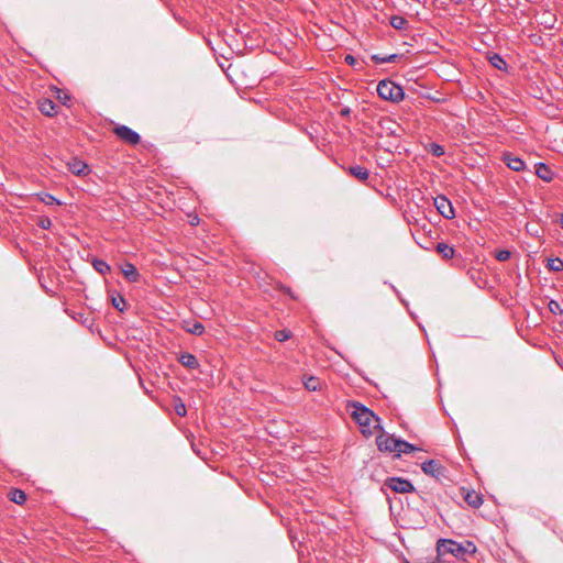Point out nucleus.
<instances>
[{"label": "nucleus", "mask_w": 563, "mask_h": 563, "mask_svg": "<svg viewBox=\"0 0 563 563\" xmlns=\"http://www.w3.org/2000/svg\"><path fill=\"white\" fill-rule=\"evenodd\" d=\"M351 416L360 426L361 432L366 435H373L375 430H380V419L371 409L360 402H352Z\"/></svg>", "instance_id": "obj_1"}, {"label": "nucleus", "mask_w": 563, "mask_h": 563, "mask_svg": "<svg viewBox=\"0 0 563 563\" xmlns=\"http://www.w3.org/2000/svg\"><path fill=\"white\" fill-rule=\"evenodd\" d=\"M376 90L382 99L393 102H398L405 97L404 89L388 79L380 80Z\"/></svg>", "instance_id": "obj_2"}, {"label": "nucleus", "mask_w": 563, "mask_h": 563, "mask_svg": "<svg viewBox=\"0 0 563 563\" xmlns=\"http://www.w3.org/2000/svg\"><path fill=\"white\" fill-rule=\"evenodd\" d=\"M439 555L452 554L454 558H462L465 554V548L453 540L443 539L438 543Z\"/></svg>", "instance_id": "obj_3"}, {"label": "nucleus", "mask_w": 563, "mask_h": 563, "mask_svg": "<svg viewBox=\"0 0 563 563\" xmlns=\"http://www.w3.org/2000/svg\"><path fill=\"white\" fill-rule=\"evenodd\" d=\"M385 485L395 493H411L415 490L412 483L401 477H389L386 479Z\"/></svg>", "instance_id": "obj_4"}, {"label": "nucleus", "mask_w": 563, "mask_h": 563, "mask_svg": "<svg viewBox=\"0 0 563 563\" xmlns=\"http://www.w3.org/2000/svg\"><path fill=\"white\" fill-rule=\"evenodd\" d=\"M434 206L439 213L445 219H453L455 217L454 208L445 196L435 197Z\"/></svg>", "instance_id": "obj_5"}, {"label": "nucleus", "mask_w": 563, "mask_h": 563, "mask_svg": "<svg viewBox=\"0 0 563 563\" xmlns=\"http://www.w3.org/2000/svg\"><path fill=\"white\" fill-rule=\"evenodd\" d=\"M114 133L118 137L128 144L135 145L140 142V134L126 125H119L114 129Z\"/></svg>", "instance_id": "obj_6"}, {"label": "nucleus", "mask_w": 563, "mask_h": 563, "mask_svg": "<svg viewBox=\"0 0 563 563\" xmlns=\"http://www.w3.org/2000/svg\"><path fill=\"white\" fill-rule=\"evenodd\" d=\"M398 441L399 439H396L394 435H389L384 432L376 438V443L379 451L384 452H395Z\"/></svg>", "instance_id": "obj_7"}, {"label": "nucleus", "mask_w": 563, "mask_h": 563, "mask_svg": "<svg viewBox=\"0 0 563 563\" xmlns=\"http://www.w3.org/2000/svg\"><path fill=\"white\" fill-rule=\"evenodd\" d=\"M421 470L424 474L430 475L435 478H440L444 476L445 468L442 464L437 460H429L422 463Z\"/></svg>", "instance_id": "obj_8"}, {"label": "nucleus", "mask_w": 563, "mask_h": 563, "mask_svg": "<svg viewBox=\"0 0 563 563\" xmlns=\"http://www.w3.org/2000/svg\"><path fill=\"white\" fill-rule=\"evenodd\" d=\"M68 169L76 176H85L90 172L89 166L78 158H73L68 163Z\"/></svg>", "instance_id": "obj_9"}, {"label": "nucleus", "mask_w": 563, "mask_h": 563, "mask_svg": "<svg viewBox=\"0 0 563 563\" xmlns=\"http://www.w3.org/2000/svg\"><path fill=\"white\" fill-rule=\"evenodd\" d=\"M504 162L507 167L515 172H521L526 168L525 162L517 156H512L510 153L504 154Z\"/></svg>", "instance_id": "obj_10"}, {"label": "nucleus", "mask_w": 563, "mask_h": 563, "mask_svg": "<svg viewBox=\"0 0 563 563\" xmlns=\"http://www.w3.org/2000/svg\"><path fill=\"white\" fill-rule=\"evenodd\" d=\"M121 271H122V274L125 277V279L129 280L130 283L139 282L141 275L137 272L136 267L132 263H130V262L124 263L121 266Z\"/></svg>", "instance_id": "obj_11"}, {"label": "nucleus", "mask_w": 563, "mask_h": 563, "mask_svg": "<svg viewBox=\"0 0 563 563\" xmlns=\"http://www.w3.org/2000/svg\"><path fill=\"white\" fill-rule=\"evenodd\" d=\"M536 167V175L541 178L542 180L550 183L553 177L554 173L552 169L544 163L540 162L534 165Z\"/></svg>", "instance_id": "obj_12"}, {"label": "nucleus", "mask_w": 563, "mask_h": 563, "mask_svg": "<svg viewBox=\"0 0 563 563\" xmlns=\"http://www.w3.org/2000/svg\"><path fill=\"white\" fill-rule=\"evenodd\" d=\"M178 362L186 368H189V369H196L199 367V362L197 360V357L189 353V352H184L181 353L179 356H178Z\"/></svg>", "instance_id": "obj_13"}, {"label": "nucleus", "mask_w": 563, "mask_h": 563, "mask_svg": "<svg viewBox=\"0 0 563 563\" xmlns=\"http://www.w3.org/2000/svg\"><path fill=\"white\" fill-rule=\"evenodd\" d=\"M40 111L47 117H54L57 113V104L51 99H43L38 103Z\"/></svg>", "instance_id": "obj_14"}, {"label": "nucleus", "mask_w": 563, "mask_h": 563, "mask_svg": "<svg viewBox=\"0 0 563 563\" xmlns=\"http://www.w3.org/2000/svg\"><path fill=\"white\" fill-rule=\"evenodd\" d=\"M183 328L190 334L202 335L205 333V325L198 321H185Z\"/></svg>", "instance_id": "obj_15"}, {"label": "nucleus", "mask_w": 563, "mask_h": 563, "mask_svg": "<svg viewBox=\"0 0 563 563\" xmlns=\"http://www.w3.org/2000/svg\"><path fill=\"white\" fill-rule=\"evenodd\" d=\"M435 250L444 260L453 258L455 254L454 247L444 242L438 243Z\"/></svg>", "instance_id": "obj_16"}, {"label": "nucleus", "mask_w": 563, "mask_h": 563, "mask_svg": "<svg viewBox=\"0 0 563 563\" xmlns=\"http://www.w3.org/2000/svg\"><path fill=\"white\" fill-rule=\"evenodd\" d=\"M349 172L352 176L362 181L367 180L369 176L368 170L360 165L350 166Z\"/></svg>", "instance_id": "obj_17"}, {"label": "nucleus", "mask_w": 563, "mask_h": 563, "mask_svg": "<svg viewBox=\"0 0 563 563\" xmlns=\"http://www.w3.org/2000/svg\"><path fill=\"white\" fill-rule=\"evenodd\" d=\"M464 500L472 507L478 508L483 504V498L476 492H467L464 496Z\"/></svg>", "instance_id": "obj_18"}, {"label": "nucleus", "mask_w": 563, "mask_h": 563, "mask_svg": "<svg viewBox=\"0 0 563 563\" xmlns=\"http://www.w3.org/2000/svg\"><path fill=\"white\" fill-rule=\"evenodd\" d=\"M400 58H401V55H398V54H390V55H385V56L375 54V55L372 56V59L376 64L396 63Z\"/></svg>", "instance_id": "obj_19"}, {"label": "nucleus", "mask_w": 563, "mask_h": 563, "mask_svg": "<svg viewBox=\"0 0 563 563\" xmlns=\"http://www.w3.org/2000/svg\"><path fill=\"white\" fill-rule=\"evenodd\" d=\"M9 498L14 504L22 505L26 500V494L22 489L13 488L9 494Z\"/></svg>", "instance_id": "obj_20"}, {"label": "nucleus", "mask_w": 563, "mask_h": 563, "mask_svg": "<svg viewBox=\"0 0 563 563\" xmlns=\"http://www.w3.org/2000/svg\"><path fill=\"white\" fill-rule=\"evenodd\" d=\"M36 197L43 202L45 203L46 206H52V205H57V206H60L62 205V201L58 200L57 198H55L53 195L48 194V192H38L36 194Z\"/></svg>", "instance_id": "obj_21"}, {"label": "nucleus", "mask_w": 563, "mask_h": 563, "mask_svg": "<svg viewBox=\"0 0 563 563\" xmlns=\"http://www.w3.org/2000/svg\"><path fill=\"white\" fill-rule=\"evenodd\" d=\"M303 385L309 391H316L321 389V380L314 376H309L303 379Z\"/></svg>", "instance_id": "obj_22"}, {"label": "nucleus", "mask_w": 563, "mask_h": 563, "mask_svg": "<svg viewBox=\"0 0 563 563\" xmlns=\"http://www.w3.org/2000/svg\"><path fill=\"white\" fill-rule=\"evenodd\" d=\"M416 450H417V448L415 445H412L411 443H409L405 440L399 439L395 452L397 453V455H400L401 453L407 454V453H411Z\"/></svg>", "instance_id": "obj_23"}, {"label": "nucleus", "mask_w": 563, "mask_h": 563, "mask_svg": "<svg viewBox=\"0 0 563 563\" xmlns=\"http://www.w3.org/2000/svg\"><path fill=\"white\" fill-rule=\"evenodd\" d=\"M389 22L396 30H406L408 27V20L401 15H393Z\"/></svg>", "instance_id": "obj_24"}, {"label": "nucleus", "mask_w": 563, "mask_h": 563, "mask_svg": "<svg viewBox=\"0 0 563 563\" xmlns=\"http://www.w3.org/2000/svg\"><path fill=\"white\" fill-rule=\"evenodd\" d=\"M92 266L98 273L102 275L108 274L111 269L110 265L107 262L99 258H95L92 261Z\"/></svg>", "instance_id": "obj_25"}, {"label": "nucleus", "mask_w": 563, "mask_h": 563, "mask_svg": "<svg viewBox=\"0 0 563 563\" xmlns=\"http://www.w3.org/2000/svg\"><path fill=\"white\" fill-rule=\"evenodd\" d=\"M489 63L499 70H505L507 68L506 60L499 54H493L489 57Z\"/></svg>", "instance_id": "obj_26"}, {"label": "nucleus", "mask_w": 563, "mask_h": 563, "mask_svg": "<svg viewBox=\"0 0 563 563\" xmlns=\"http://www.w3.org/2000/svg\"><path fill=\"white\" fill-rule=\"evenodd\" d=\"M547 267L552 272H561L563 271V261L559 257L550 258Z\"/></svg>", "instance_id": "obj_27"}, {"label": "nucleus", "mask_w": 563, "mask_h": 563, "mask_svg": "<svg viewBox=\"0 0 563 563\" xmlns=\"http://www.w3.org/2000/svg\"><path fill=\"white\" fill-rule=\"evenodd\" d=\"M111 302H112V306L119 310V311H123L124 308H125V299L121 296V295H117V296H112L111 297Z\"/></svg>", "instance_id": "obj_28"}, {"label": "nucleus", "mask_w": 563, "mask_h": 563, "mask_svg": "<svg viewBox=\"0 0 563 563\" xmlns=\"http://www.w3.org/2000/svg\"><path fill=\"white\" fill-rule=\"evenodd\" d=\"M548 308H549L550 312H552L553 314H562L563 313V309L556 300H550L548 303Z\"/></svg>", "instance_id": "obj_29"}, {"label": "nucleus", "mask_w": 563, "mask_h": 563, "mask_svg": "<svg viewBox=\"0 0 563 563\" xmlns=\"http://www.w3.org/2000/svg\"><path fill=\"white\" fill-rule=\"evenodd\" d=\"M37 225L43 230H49L52 227V220L46 216H41L37 219Z\"/></svg>", "instance_id": "obj_30"}, {"label": "nucleus", "mask_w": 563, "mask_h": 563, "mask_svg": "<svg viewBox=\"0 0 563 563\" xmlns=\"http://www.w3.org/2000/svg\"><path fill=\"white\" fill-rule=\"evenodd\" d=\"M430 153L437 157H440L444 155V148L442 145L438 143H431L430 144Z\"/></svg>", "instance_id": "obj_31"}, {"label": "nucleus", "mask_w": 563, "mask_h": 563, "mask_svg": "<svg viewBox=\"0 0 563 563\" xmlns=\"http://www.w3.org/2000/svg\"><path fill=\"white\" fill-rule=\"evenodd\" d=\"M510 252L508 250H499L496 252V260L499 262H506L510 258Z\"/></svg>", "instance_id": "obj_32"}, {"label": "nucleus", "mask_w": 563, "mask_h": 563, "mask_svg": "<svg viewBox=\"0 0 563 563\" xmlns=\"http://www.w3.org/2000/svg\"><path fill=\"white\" fill-rule=\"evenodd\" d=\"M290 338V332L287 330H278L275 332V339L278 342L287 341Z\"/></svg>", "instance_id": "obj_33"}, {"label": "nucleus", "mask_w": 563, "mask_h": 563, "mask_svg": "<svg viewBox=\"0 0 563 563\" xmlns=\"http://www.w3.org/2000/svg\"><path fill=\"white\" fill-rule=\"evenodd\" d=\"M175 411L178 416L183 417L186 415V406L183 402H179L175 406Z\"/></svg>", "instance_id": "obj_34"}, {"label": "nucleus", "mask_w": 563, "mask_h": 563, "mask_svg": "<svg viewBox=\"0 0 563 563\" xmlns=\"http://www.w3.org/2000/svg\"><path fill=\"white\" fill-rule=\"evenodd\" d=\"M344 60L347 65H354L356 63V58L353 55H346Z\"/></svg>", "instance_id": "obj_35"}, {"label": "nucleus", "mask_w": 563, "mask_h": 563, "mask_svg": "<svg viewBox=\"0 0 563 563\" xmlns=\"http://www.w3.org/2000/svg\"><path fill=\"white\" fill-rule=\"evenodd\" d=\"M350 113H351V109H350L349 107H344V108H342V109H341V111H340V115H341V117H349V115H350Z\"/></svg>", "instance_id": "obj_36"}, {"label": "nucleus", "mask_w": 563, "mask_h": 563, "mask_svg": "<svg viewBox=\"0 0 563 563\" xmlns=\"http://www.w3.org/2000/svg\"><path fill=\"white\" fill-rule=\"evenodd\" d=\"M559 225L563 229V213L559 217Z\"/></svg>", "instance_id": "obj_37"}, {"label": "nucleus", "mask_w": 563, "mask_h": 563, "mask_svg": "<svg viewBox=\"0 0 563 563\" xmlns=\"http://www.w3.org/2000/svg\"><path fill=\"white\" fill-rule=\"evenodd\" d=\"M59 98H60V100H62V102H63L64 104H66V102L69 100V97H68L67 95H65V97H64V98H62V97H59Z\"/></svg>", "instance_id": "obj_38"}]
</instances>
